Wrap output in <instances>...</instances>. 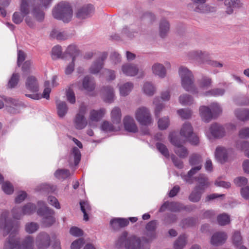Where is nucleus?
<instances>
[{
    "label": "nucleus",
    "instance_id": "obj_63",
    "mask_svg": "<svg viewBox=\"0 0 249 249\" xmlns=\"http://www.w3.org/2000/svg\"><path fill=\"white\" fill-rule=\"evenodd\" d=\"M26 58V54L24 52L19 50L18 53V65L19 66L20 64L24 61Z\"/></svg>",
    "mask_w": 249,
    "mask_h": 249
},
{
    "label": "nucleus",
    "instance_id": "obj_9",
    "mask_svg": "<svg viewBox=\"0 0 249 249\" xmlns=\"http://www.w3.org/2000/svg\"><path fill=\"white\" fill-rule=\"evenodd\" d=\"M135 117L138 122L142 125H148L153 122L149 109L145 107H140L135 112Z\"/></svg>",
    "mask_w": 249,
    "mask_h": 249
},
{
    "label": "nucleus",
    "instance_id": "obj_60",
    "mask_svg": "<svg viewBox=\"0 0 249 249\" xmlns=\"http://www.w3.org/2000/svg\"><path fill=\"white\" fill-rule=\"evenodd\" d=\"M225 90L221 89H215L206 92V95L210 94L213 96H221L224 94Z\"/></svg>",
    "mask_w": 249,
    "mask_h": 249
},
{
    "label": "nucleus",
    "instance_id": "obj_15",
    "mask_svg": "<svg viewBox=\"0 0 249 249\" xmlns=\"http://www.w3.org/2000/svg\"><path fill=\"white\" fill-rule=\"evenodd\" d=\"M123 124L124 129L130 132L136 133L138 128L133 118L129 115H126L123 119Z\"/></svg>",
    "mask_w": 249,
    "mask_h": 249
},
{
    "label": "nucleus",
    "instance_id": "obj_24",
    "mask_svg": "<svg viewBox=\"0 0 249 249\" xmlns=\"http://www.w3.org/2000/svg\"><path fill=\"white\" fill-rule=\"evenodd\" d=\"M110 117L112 123L119 125L121 127L122 113L119 107H115L112 109L110 113Z\"/></svg>",
    "mask_w": 249,
    "mask_h": 249
},
{
    "label": "nucleus",
    "instance_id": "obj_38",
    "mask_svg": "<svg viewBox=\"0 0 249 249\" xmlns=\"http://www.w3.org/2000/svg\"><path fill=\"white\" fill-rule=\"evenodd\" d=\"M142 90L146 95L148 96H152L154 94L156 91V89L152 83L146 82L143 85Z\"/></svg>",
    "mask_w": 249,
    "mask_h": 249
},
{
    "label": "nucleus",
    "instance_id": "obj_54",
    "mask_svg": "<svg viewBox=\"0 0 249 249\" xmlns=\"http://www.w3.org/2000/svg\"><path fill=\"white\" fill-rule=\"evenodd\" d=\"M237 147L241 150H245V155L249 158V149H246L247 148L249 147V142L248 141H244L240 144L238 143L237 144Z\"/></svg>",
    "mask_w": 249,
    "mask_h": 249
},
{
    "label": "nucleus",
    "instance_id": "obj_44",
    "mask_svg": "<svg viewBox=\"0 0 249 249\" xmlns=\"http://www.w3.org/2000/svg\"><path fill=\"white\" fill-rule=\"evenodd\" d=\"M34 69L32 62L28 60L25 61L22 67V71L24 74L32 72Z\"/></svg>",
    "mask_w": 249,
    "mask_h": 249
},
{
    "label": "nucleus",
    "instance_id": "obj_12",
    "mask_svg": "<svg viewBox=\"0 0 249 249\" xmlns=\"http://www.w3.org/2000/svg\"><path fill=\"white\" fill-rule=\"evenodd\" d=\"M36 207L35 205L31 203L26 205L21 210L20 208H15L12 210V213L14 218L19 219L23 214H31L35 211Z\"/></svg>",
    "mask_w": 249,
    "mask_h": 249
},
{
    "label": "nucleus",
    "instance_id": "obj_62",
    "mask_svg": "<svg viewBox=\"0 0 249 249\" xmlns=\"http://www.w3.org/2000/svg\"><path fill=\"white\" fill-rule=\"evenodd\" d=\"M70 233L74 236H80L83 235V231L75 227H72L70 231Z\"/></svg>",
    "mask_w": 249,
    "mask_h": 249
},
{
    "label": "nucleus",
    "instance_id": "obj_8",
    "mask_svg": "<svg viewBox=\"0 0 249 249\" xmlns=\"http://www.w3.org/2000/svg\"><path fill=\"white\" fill-rule=\"evenodd\" d=\"M169 139L170 142L175 146V152L176 154L182 158L187 157L188 152L183 145L185 143V140L179 139L175 132L171 133Z\"/></svg>",
    "mask_w": 249,
    "mask_h": 249
},
{
    "label": "nucleus",
    "instance_id": "obj_29",
    "mask_svg": "<svg viewBox=\"0 0 249 249\" xmlns=\"http://www.w3.org/2000/svg\"><path fill=\"white\" fill-rule=\"evenodd\" d=\"M153 73L160 78H164L166 74L164 66L160 63H155L152 67Z\"/></svg>",
    "mask_w": 249,
    "mask_h": 249
},
{
    "label": "nucleus",
    "instance_id": "obj_19",
    "mask_svg": "<svg viewBox=\"0 0 249 249\" xmlns=\"http://www.w3.org/2000/svg\"><path fill=\"white\" fill-rule=\"evenodd\" d=\"M50 239L49 235L46 233L39 234L36 239V244L40 249H45L50 246Z\"/></svg>",
    "mask_w": 249,
    "mask_h": 249
},
{
    "label": "nucleus",
    "instance_id": "obj_22",
    "mask_svg": "<svg viewBox=\"0 0 249 249\" xmlns=\"http://www.w3.org/2000/svg\"><path fill=\"white\" fill-rule=\"evenodd\" d=\"M123 72L127 76H133L138 73L139 70L134 64H125L122 67Z\"/></svg>",
    "mask_w": 249,
    "mask_h": 249
},
{
    "label": "nucleus",
    "instance_id": "obj_50",
    "mask_svg": "<svg viewBox=\"0 0 249 249\" xmlns=\"http://www.w3.org/2000/svg\"><path fill=\"white\" fill-rule=\"evenodd\" d=\"M3 192L8 195L11 194L14 192V188L12 184L8 181L5 182L2 185Z\"/></svg>",
    "mask_w": 249,
    "mask_h": 249
},
{
    "label": "nucleus",
    "instance_id": "obj_41",
    "mask_svg": "<svg viewBox=\"0 0 249 249\" xmlns=\"http://www.w3.org/2000/svg\"><path fill=\"white\" fill-rule=\"evenodd\" d=\"M186 244V237L185 235L180 236L174 243L175 249H182Z\"/></svg>",
    "mask_w": 249,
    "mask_h": 249
},
{
    "label": "nucleus",
    "instance_id": "obj_43",
    "mask_svg": "<svg viewBox=\"0 0 249 249\" xmlns=\"http://www.w3.org/2000/svg\"><path fill=\"white\" fill-rule=\"evenodd\" d=\"M217 222L220 225L224 226L230 223V216L226 213H222L217 216Z\"/></svg>",
    "mask_w": 249,
    "mask_h": 249
},
{
    "label": "nucleus",
    "instance_id": "obj_28",
    "mask_svg": "<svg viewBox=\"0 0 249 249\" xmlns=\"http://www.w3.org/2000/svg\"><path fill=\"white\" fill-rule=\"evenodd\" d=\"M110 224L114 230L124 227L129 224V221L125 218H117L112 219Z\"/></svg>",
    "mask_w": 249,
    "mask_h": 249
},
{
    "label": "nucleus",
    "instance_id": "obj_6",
    "mask_svg": "<svg viewBox=\"0 0 249 249\" xmlns=\"http://www.w3.org/2000/svg\"><path fill=\"white\" fill-rule=\"evenodd\" d=\"M197 180L198 185L194 188L189 196L190 200L194 202H198L200 199L202 194L210 185L208 178L204 175H199Z\"/></svg>",
    "mask_w": 249,
    "mask_h": 249
},
{
    "label": "nucleus",
    "instance_id": "obj_40",
    "mask_svg": "<svg viewBox=\"0 0 249 249\" xmlns=\"http://www.w3.org/2000/svg\"><path fill=\"white\" fill-rule=\"evenodd\" d=\"M71 174L69 170L59 169L56 171L54 176L58 179H65L70 176Z\"/></svg>",
    "mask_w": 249,
    "mask_h": 249
},
{
    "label": "nucleus",
    "instance_id": "obj_11",
    "mask_svg": "<svg viewBox=\"0 0 249 249\" xmlns=\"http://www.w3.org/2000/svg\"><path fill=\"white\" fill-rule=\"evenodd\" d=\"M190 164L194 166L188 173V175L183 177L184 179L189 183H192L191 178L199 171L202 167V158L197 154L192 155L189 160Z\"/></svg>",
    "mask_w": 249,
    "mask_h": 249
},
{
    "label": "nucleus",
    "instance_id": "obj_2",
    "mask_svg": "<svg viewBox=\"0 0 249 249\" xmlns=\"http://www.w3.org/2000/svg\"><path fill=\"white\" fill-rule=\"evenodd\" d=\"M8 214L7 212H4L1 215L0 222V227L6 231V234L9 233V238L4 244V249H33V239L31 236L26 237L23 244H19V239L16 236L18 230L17 227L12 226L11 223L7 220Z\"/></svg>",
    "mask_w": 249,
    "mask_h": 249
},
{
    "label": "nucleus",
    "instance_id": "obj_53",
    "mask_svg": "<svg viewBox=\"0 0 249 249\" xmlns=\"http://www.w3.org/2000/svg\"><path fill=\"white\" fill-rule=\"evenodd\" d=\"M156 147L159 151L165 157H169V154L166 146L162 143H157L156 144Z\"/></svg>",
    "mask_w": 249,
    "mask_h": 249
},
{
    "label": "nucleus",
    "instance_id": "obj_23",
    "mask_svg": "<svg viewBox=\"0 0 249 249\" xmlns=\"http://www.w3.org/2000/svg\"><path fill=\"white\" fill-rule=\"evenodd\" d=\"M209 131L213 137L215 138L222 137L225 134L224 128L217 124H212L209 128Z\"/></svg>",
    "mask_w": 249,
    "mask_h": 249
},
{
    "label": "nucleus",
    "instance_id": "obj_58",
    "mask_svg": "<svg viewBox=\"0 0 249 249\" xmlns=\"http://www.w3.org/2000/svg\"><path fill=\"white\" fill-rule=\"evenodd\" d=\"M84 243V240L83 238L78 239L71 243V249H80Z\"/></svg>",
    "mask_w": 249,
    "mask_h": 249
},
{
    "label": "nucleus",
    "instance_id": "obj_25",
    "mask_svg": "<svg viewBox=\"0 0 249 249\" xmlns=\"http://www.w3.org/2000/svg\"><path fill=\"white\" fill-rule=\"evenodd\" d=\"M229 151L223 147H218L216 149L215 156L217 160L221 162H226L228 159Z\"/></svg>",
    "mask_w": 249,
    "mask_h": 249
},
{
    "label": "nucleus",
    "instance_id": "obj_52",
    "mask_svg": "<svg viewBox=\"0 0 249 249\" xmlns=\"http://www.w3.org/2000/svg\"><path fill=\"white\" fill-rule=\"evenodd\" d=\"M178 114L182 119H187L191 117L192 112L190 110L180 109L178 110Z\"/></svg>",
    "mask_w": 249,
    "mask_h": 249
},
{
    "label": "nucleus",
    "instance_id": "obj_26",
    "mask_svg": "<svg viewBox=\"0 0 249 249\" xmlns=\"http://www.w3.org/2000/svg\"><path fill=\"white\" fill-rule=\"evenodd\" d=\"M193 133V129L191 124L188 122L185 123L180 130V134L183 137L182 140L190 138Z\"/></svg>",
    "mask_w": 249,
    "mask_h": 249
},
{
    "label": "nucleus",
    "instance_id": "obj_47",
    "mask_svg": "<svg viewBox=\"0 0 249 249\" xmlns=\"http://www.w3.org/2000/svg\"><path fill=\"white\" fill-rule=\"evenodd\" d=\"M212 108V113L213 116V118L218 116L221 112L222 109L219 105L217 103H213L211 105Z\"/></svg>",
    "mask_w": 249,
    "mask_h": 249
},
{
    "label": "nucleus",
    "instance_id": "obj_61",
    "mask_svg": "<svg viewBox=\"0 0 249 249\" xmlns=\"http://www.w3.org/2000/svg\"><path fill=\"white\" fill-rule=\"evenodd\" d=\"M66 96L68 101L71 103H74L75 102V98L73 91L71 89L67 91Z\"/></svg>",
    "mask_w": 249,
    "mask_h": 249
},
{
    "label": "nucleus",
    "instance_id": "obj_37",
    "mask_svg": "<svg viewBox=\"0 0 249 249\" xmlns=\"http://www.w3.org/2000/svg\"><path fill=\"white\" fill-rule=\"evenodd\" d=\"M133 88V85L130 82H127L120 87V94L122 96L127 95Z\"/></svg>",
    "mask_w": 249,
    "mask_h": 249
},
{
    "label": "nucleus",
    "instance_id": "obj_32",
    "mask_svg": "<svg viewBox=\"0 0 249 249\" xmlns=\"http://www.w3.org/2000/svg\"><path fill=\"white\" fill-rule=\"evenodd\" d=\"M235 115L241 121H248L249 120V109H237L235 111Z\"/></svg>",
    "mask_w": 249,
    "mask_h": 249
},
{
    "label": "nucleus",
    "instance_id": "obj_42",
    "mask_svg": "<svg viewBox=\"0 0 249 249\" xmlns=\"http://www.w3.org/2000/svg\"><path fill=\"white\" fill-rule=\"evenodd\" d=\"M180 103L184 106L191 105L193 103L192 97L188 94H183L179 98Z\"/></svg>",
    "mask_w": 249,
    "mask_h": 249
},
{
    "label": "nucleus",
    "instance_id": "obj_18",
    "mask_svg": "<svg viewBox=\"0 0 249 249\" xmlns=\"http://www.w3.org/2000/svg\"><path fill=\"white\" fill-rule=\"evenodd\" d=\"M92 5H87L78 9L76 15L79 19H84L89 17L93 12Z\"/></svg>",
    "mask_w": 249,
    "mask_h": 249
},
{
    "label": "nucleus",
    "instance_id": "obj_55",
    "mask_svg": "<svg viewBox=\"0 0 249 249\" xmlns=\"http://www.w3.org/2000/svg\"><path fill=\"white\" fill-rule=\"evenodd\" d=\"M159 102L160 100L158 98H156L153 101L154 104H155L156 106L155 109V114L156 117L159 116L160 113V111L162 110L163 108L162 104H160Z\"/></svg>",
    "mask_w": 249,
    "mask_h": 249
},
{
    "label": "nucleus",
    "instance_id": "obj_56",
    "mask_svg": "<svg viewBox=\"0 0 249 249\" xmlns=\"http://www.w3.org/2000/svg\"><path fill=\"white\" fill-rule=\"evenodd\" d=\"M19 80V75L17 73L13 74L8 83V87L14 88L18 84Z\"/></svg>",
    "mask_w": 249,
    "mask_h": 249
},
{
    "label": "nucleus",
    "instance_id": "obj_21",
    "mask_svg": "<svg viewBox=\"0 0 249 249\" xmlns=\"http://www.w3.org/2000/svg\"><path fill=\"white\" fill-rule=\"evenodd\" d=\"M50 85V82L48 81H46L44 83L45 89H44L43 94L40 95L38 93L36 94H26V96L32 98L33 99L38 100L41 99V98H44L46 99H49L50 97V93L51 92V89L49 87Z\"/></svg>",
    "mask_w": 249,
    "mask_h": 249
},
{
    "label": "nucleus",
    "instance_id": "obj_10",
    "mask_svg": "<svg viewBox=\"0 0 249 249\" xmlns=\"http://www.w3.org/2000/svg\"><path fill=\"white\" fill-rule=\"evenodd\" d=\"M39 209L37 213L43 216V223L45 226H50L55 221L53 217V212L46 206L43 202L39 201L38 203Z\"/></svg>",
    "mask_w": 249,
    "mask_h": 249
},
{
    "label": "nucleus",
    "instance_id": "obj_33",
    "mask_svg": "<svg viewBox=\"0 0 249 249\" xmlns=\"http://www.w3.org/2000/svg\"><path fill=\"white\" fill-rule=\"evenodd\" d=\"M82 88L84 89L90 91L95 88V83L93 80L89 77H85L83 81Z\"/></svg>",
    "mask_w": 249,
    "mask_h": 249
},
{
    "label": "nucleus",
    "instance_id": "obj_36",
    "mask_svg": "<svg viewBox=\"0 0 249 249\" xmlns=\"http://www.w3.org/2000/svg\"><path fill=\"white\" fill-rule=\"evenodd\" d=\"M50 35L52 37L59 40H64L68 37V36L64 32H61L56 29L53 30Z\"/></svg>",
    "mask_w": 249,
    "mask_h": 249
},
{
    "label": "nucleus",
    "instance_id": "obj_34",
    "mask_svg": "<svg viewBox=\"0 0 249 249\" xmlns=\"http://www.w3.org/2000/svg\"><path fill=\"white\" fill-rule=\"evenodd\" d=\"M56 106L58 116L60 117H64L68 111V107L66 103L60 101H57Z\"/></svg>",
    "mask_w": 249,
    "mask_h": 249
},
{
    "label": "nucleus",
    "instance_id": "obj_64",
    "mask_svg": "<svg viewBox=\"0 0 249 249\" xmlns=\"http://www.w3.org/2000/svg\"><path fill=\"white\" fill-rule=\"evenodd\" d=\"M239 135L242 138H249V127H245L241 129L239 131Z\"/></svg>",
    "mask_w": 249,
    "mask_h": 249
},
{
    "label": "nucleus",
    "instance_id": "obj_49",
    "mask_svg": "<svg viewBox=\"0 0 249 249\" xmlns=\"http://www.w3.org/2000/svg\"><path fill=\"white\" fill-rule=\"evenodd\" d=\"M66 53L72 57V59L73 58V60H74L75 56L79 53L78 50L74 45L69 46L67 49Z\"/></svg>",
    "mask_w": 249,
    "mask_h": 249
},
{
    "label": "nucleus",
    "instance_id": "obj_35",
    "mask_svg": "<svg viewBox=\"0 0 249 249\" xmlns=\"http://www.w3.org/2000/svg\"><path fill=\"white\" fill-rule=\"evenodd\" d=\"M104 100L105 102L111 103L114 99V92L111 87H106L104 89Z\"/></svg>",
    "mask_w": 249,
    "mask_h": 249
},
{
    "label": "nucleus",
    "instance_id": "obj_45",
    "mask_svg": "<svg viewBox=\"0 0 249 249\" xmlns=\"http://www.w3.org/2000/svg\"><path fill=\"white\" fill-rule=\"evenodd\" d=\"M71 157L74 159V163L75 165L78 164L81 159V153L80 150L76 147L72 149Z\"/></svg>",
    "mask_w": 249,
    "mask_h": 249
},
{
    "label": "nucleus",
    "instance_id": "obj_13",
    "mask_svg": "<svg viewBox=\"0 0 249 249\" xmlns=\"http://www.w3.org/2000/svg\"><path fill=\"white\" fill-rule=\"evenodd\" d=\"M106 112V109L103 108L98 110L92 109L90 110L89 118V125L90 126L95 125L96 123L104 116Z\"/></svg>",
    "mask_w": 249,
    "mask_h": 249
},
{
    "label": "nucleus",
    "instance_id": "obj_5",
    "mask_svg": "<svg viewBox=\"0 0 249 249\" xmlns=\"http://www.w3.org/2000/svg\"><path fill=\"white\" fill-rule=\"evenodd\" d=\"M53 16L57 19L68 22L72 16V10L70 4L66 1H61L53 9Z\"/></svg>",
    "mask_w": 249,
    "mask_h": 249
},
{
    "label": "nucleus",
    "instance_id": "obj_1",
    "mask_svg": "<svg viewBox=\"0 0 249 249\" xmlns=\"http://www.w3.org/2000/svg\"><path fill=\"white\" fill-rule=\"evenodd\" d=\"M53 0H22L19 8L12 15V21L20 24L24 19L27 25L34 28L36 21L41 22L44 18V10L49 7Z\"/></svg>",
    "mask_w": 249,
    "mask_h": 249
},
{
    "label": "nucleus",
    "instance_id": "obj_48",
    "mask_svg": "<svg viewBox=\"0 0 249 249\" xmlns=\"http://www.w3.org/2000/svg\"><path fill=\"white\" fill-rule=\"evenodd\" d=\"M232 242L234 246H239L242 243V238L239 231H235L232 236Z\"/></svg>",
    "mask_w": 249,
    "mask_h": 249
},
{
    "label": "nucleus",
    "instance_id": "obj_4",
    "mask_svg": "<svg viewBox=\"0 0 249 249\" xmlns=\"http://www.w3.org/2000/svg\"><path fill=\"white\" fill-rule=\"evenodd\" d=\"M127 236L126 232L122 233L116 244L118 248L124 245L127 249H149L148 241L144 238L140 239L133 236L127 238Z\"/></svg>",
    "mask_w": 249,
    "mask_h": 249
},
{
    "label": "nucleus",
    "instance_id": "obj_30",
    "mask_svg": "<svg viewBox=\"0 0 249 249\" xmlns=\"http://www.w3.org/2000/svg\"><path fill=\"white\" fill-rule=\"evenodd\" d=\"M101 128L102 130L108 132L119 131L121 127L112 122L105 121L102 123Z\"/></svg>",
    "mask_w": 249,
    "mask_h": 249
},
{
    "label": "nucleus",
    "instance_id": "obj_31",
    "mask_svg": "<svg viewBox=\"0 0 249 249\" xmlns=\"http://www.w3.org/2000/svg\"><path fill=\"white\" fill-rule=\"evenodd\" d=\"M170 29V25L168 21L165 19L162 20L160 23L159 32L161 37L165 36L168 33Z\"/></svg>",
    "mask_w": 249,
    "mask_h": 249
},
{
    "label": "nucleus",
    "instance_id": "obj_7",
    "mask_svg": "<svg viewBox=\"0 0 249 249\" xmlns=\"http://www.w3.org/2000/svg\"><path fill=\"white\" fill-rule=\"evenodd\" d=\"M209 54L206 52H202L201 51H193L190 52L188 54L187 57L188 59L193 61H196L198 63L201 64L206 62L213 67H222L223 65L216 61L207 60V58Z\"/></svg>",
    "mask_w": 249,
    "mask_h": 249
},
{
    "label": "nucleus",
    "instance_id": "obj_3",
    "mask_svg": "<svg viewBox=\"0 0 249 249\" xmlns=\"http://www.w3.org/2000/svg\"><path fill=\"white\" fill-rule=\"evenodd\" d=\"M179 75L181 78V85L183 89L194 95H197L203 90L208 89L212 84V79L210 77L204 76L200 80L199 89L194 85V76L192 72L187 68L180 67L178 70Z\"/></svg>",
    "mask_w": 249,
    "mask_h": 249
},
{
    "label": "nucleus",
    "instance_id": "obj_27",
    "mask_svg": "<svg viewBox=\"0 0 249 249\" xmlns=\"http://www.w3.org/2000/svg\"><path fill=\"white\" fill-rule=\"evenodd\" d=\"M199 114L202 119L205 122H209L213 118L211 110L206 106L200 107Z\"/></svg>",
    "mask_w": 249,
    "mask_h": 249
},
{
    "label": "nucleus",
    "instance_id": "obj_17",
    "mask_svg": "<svg viewBox=\"0 0 249 249\" xmlns=\"http://www.w3.org/2000/svg\"><path fill=\"white\" fill-rule=\"evenodd\" d=\"M227 239V235L224 232H216L212 236L211 243L218 246L224 244Z\"/></svg>",
    "mask_w": 249,
    "mask_h": 249
},
{
    "label": "nucleus",
    "instance_id": "obj_14",
    "mask_svg": "<svg viewBox=\"0 0 249 249\" xmlns=\"http://www.w3.org/2000/svg\"><path fill=\"white\" fill-rule=\"evenodd\" d=\"M86 109V107H81L79 113L76 114L74 120V126L78 129L85 128L87 124V122L84 116Z\"/></svg>",
    "mask_w": 249,
    "mask_h": 249
},
{
    "label": "nucleus",
    "instance_id": "obj_16",
    "mask_svg": "<svg viewBox=\"0 0 249 249\" xmlns=\"http://www.w3.org/2000/svg\"><path fill=\"white\" fill-rule=\"evenodd\" d=\"M107 54L106 53H101L99 56V58L96 62H94L90 67L89 71L92 74L98 73L102 69L103 66V61L107 57Z\"/></svg>",
    "mask_w": 249,
    "mask_h": 249
},
{
    "label": "nucleus",
    "instance_id": "obj_51",
    "mask_svg": "<svg viewBox=\"0 0 249 249\" xmlns=\"http://www.w3.org/2000/svg\"><path fill=\"white\" fill-rule=\"evenodd\" d=\"M62 54L61 47L59 46L53 47L52 50V55L53 59L59 58Z\"/></svg>",
    "mask_w": 249,
    "mask_h": 249
},
{
    "label": "nucleus",
    "instance_id": "obj_59",
    "mask_svg": "<svg viewBox=\"0 0 249 249\" xmlns=\"http://www.w3.org/2000/svg\"><path fill=\"white\" fill-rule=\"evenodd\" d=\"M234 182L237 186H242L247 184L248 179L245 177H240L235 178Z\"/></svg>",
    "mask_w": 249,
    "mask_h": 249
},
{
    "label": "nucleus",
    "instance_id": "obj_57",
    "mask_svg": "<svg viewBox=\"0 0 249 249\" xmlns=\"http://www.w3.org/2000/svg\"><path fill=\"white\" fill-rule=\"evenodd\" d=\"M38 228V226L36 223L31 222L26 225V231L30 233H33L36 231Z\"/></svg>",
    "mask_w": 249,
    "mask_h": 249
},
{
    "label": "nucleus",
    "instance_id": "obj_46",
    "mask_svg": "<svg viewBox=\"0 0 249 249\" xmlns=\"http://www.w3.org/2000/svg\"><path fill=\"white\" fill-rule=\"evenodd\" d=\"M159 128L161 130L166 129L170 124L168 117H163L159 119L158 122Z\"/></svg>",
    "mask_w": 249,
    "mask_h": 249
},
{
    "label": "nucleus",
    "instance_id": "obj_20",
    "mask_svg": "<svg viewBox=\"0 0 249 249\" xmlns=\"http://www.w3.org/2000/svg\"><path fill=\"white\" fill-rule=\"evenodd\" d=\"M25 87L27 89L33 92H37L39 86L36 78L32 75L27 77L25 81Z\"/></svg>",
    "mask_w": 249,
    "mask_h": 249
},
{
    "label": "nucleus",
    "instance_id": "obj_39",
    "mask_svg": "<svg viewBox=\"0 0 249 249\" xmlns=\"http://www.w3.org/2000/svg\"><path fill=\"white\" fill-rule=\"evenodd\" d=\"M80 204L81 210L84 213V219L86 221H88L89 220L88 213L91 210L90 206L87 201L81 202Z\"/></svg>",
    "mask_w": 249,
    "mask_h": 249
}]
</instances>
